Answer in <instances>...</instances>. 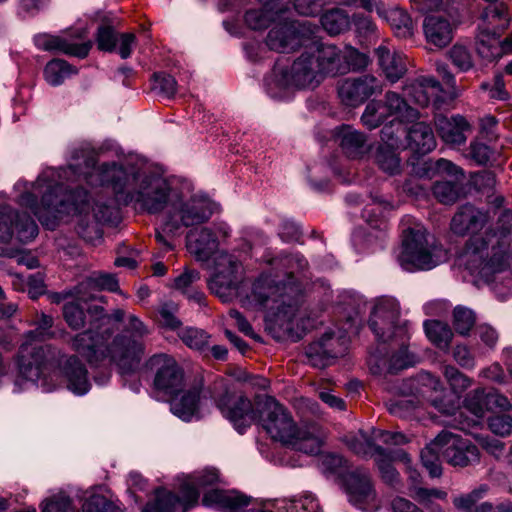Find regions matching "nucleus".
<instances>
[{"mask_svg":"<svg viewBox=\"0 0 512 512\" xmlns=\"http://www.w3.org/2000/svg\"><path fill=\"white\" fill-rule=\"evenodd\" d=\"M399 147L379 145L375 152V162L378 167L389 175H396L401 171V159L398 154Z\"/></svg>","mask_w":512,"mask_h":512,"instance_id":"42","label":"nucleus"},{"mask_svg":"<svg viewBox=\"0 0 512 512\" xmlns=\"http://www.w3.org/2000/svg\"><path fill=\"white\" fill-rule=\"evenodd\" d=\"M322 81L315 53L303 52L287 67L277 61L272 73L265 79L270 97L282 99L292 88H314Z\"/></svg>","mask_w":512,"mask_h":512,"instance_id":"8","label":"nucleus"},{"mask_svg":"<svg viewBox=\"0 0 512 512\" xmlns=\"http://www.w3.org/2000/svg\"><path fill=\"white\" fill-rule=\"evenodd\" d=\"M112 334L109 318L100 315L90 322L87 330L72 338L71 346L91 365L108 361L116 364L122 374L133 373L139 367L144 353L142 339L149 334V329L138 317L129 315L124 334L117 335L109 342Z\"/></svg>","mask_w":512,"mask_h":512,"instance_id":"2","label":"nucleus"},{"mask_svg":"<svg viewBox=\"0 0 512 512\" xmlns=\"http://www.w3.org/2000/svg\"><path fill=\"white\" fill-rule=\"evenodd\" d=\"M483 46L491 52V55H485L483 53H478V55L487 61H493L502 57L504 54L512 53V35L508 36L503 41H500V36H493L489 38L488 41H484Z\"/></svg>","mask_w":512,"mask_h":512,"instance_id":"50","label":"nucleus"},{"mask_svg":"<svg viewBox=\"0 0 512 512\" xmlns=\"http://www.w3.org/2000/svg\"><path fill=\"white\" fill-rule=\"evenodd\" d=\"M202 502L225 512H241L250 504V497L236 490L212 489L204 494Z\"/></svg>","mask_w":512,"mask_h":512,"instance_id":"28","label":"nucleus"},{"mask_svg":"<svg viewBox=\"0 0 512 512\" xmlns=\"http://www.w3.org/2000/svg\"><path fill=\"white\" fill-rule=\"evenodd\" d=\"M38 226L27 214L20 215L8 205L0 207V241L9 242L15 236L21 243L33 240Z\"/></svg>","mask_w":512,"mask_h":512,"instance_id":"16","label":"nucleus"},{"mask_svg":"<svg viewBox=\"0 0 512 512\" xmlns=\"http://www.w3.org/2000/svg\"><path fill=\"white\" fill-rule=\"evenodd\" d=\"M511 244L506 235L487 230L484 235L469 239L465 252V265L474 276L493 282L498 274L510 267Z\"/></svg>","mask_w":512,"mask_h":512,"instance_id":"6","label":"nucleus"},{"mask_svg":"<svg viewBox=\"0 0 512 512\" xmlns=\"http://www.w3.org/2000/svg\"><path fill=\"white\" fill-rule=\"evenodd\" d=\"M416 363L414 354L409 353L405 345H401L397 353L387 357L381 350L373 352L368 357V365L373 375L395 374Z\"/></svg>","mask_w":512,"mask_h":512,"instance_id":"21","label":"nucleus"},{"mask_svg":"<svg viewBox=\"0 0 512 512\" xmlns=\"http://www.w3.org/2000/svg\"><path fill=\"white\" fill-rule=\"evenodd\" d=\"M58 373L66 388L75 395L81 396L89 391L91 384L88 371L76 356L68 357L60 366Z\"/></svg>","mask_w":512,"mask_h":512,"instance_id":"26","label":"nucleus"},{"mask_svg":"<svg viewBox=\"0 0 512 512\" xmlns=\"http://www.w3.org/2000/svg\"><path fill=\"white\" fill-rule=\"evenodd\" d=\"M442 433H440L432 442H430L421 451L420 457L423 466L428 470L429 475L433 478L442 475V467L440 463V455L442 456Z\"/></svg>","mask_w":512,"mask_h":512,"instance_id":"41","label":"nucleus"},{"mask_svg":"<svg viewBox=\"0 0 512 512\" xmlns=\"http://www.w3.org/2000/svg\"><path fill=\"white\" fill-rule=\"evenodd\" d=\"M153 90L157 91L164 97L171 98L177 90V82L169 74L155 73L153 75Z\"/></svg>","mask_w":512,"mask_h":512,"instance_id":"60","label":"nucleus"},{"mask_svg":"<svg viewBox=\"0 0 512 512\" xmlns=\"http://www.w3.org/2000/svg\"><path fill=\"white\" fill-rule=\"evenodd\" d=\"M375 54L378 65L389 82L395 83L404 76L407 71V61L402 52L380 45L376 48Z\"/></svg>","mask_w":512,"mask_h":512,"instance_id":"27","label":"nucleus"},{"mask_svg":"<svg viewBox=\"0 0 512 512\" xmlns=\"http://www.w3.org/2000/svg\"><path fill=\"white\" fill-rule=\"evenodd\" d=\"M435 125L440 138L447 144L461 145L466 141L465 132L469 130L466 119L460 115L447 118L439 115Z\"/></svg>","mask_w":512,"mask_h":512,"instance_id":"30","label":"nucleus"},{"mask_svg":"<svg viewBox=\"0 0 512 512\" xmlns=\"http://www.w3.org/2000/svg\"><path fill=\"white\" fill-rule=\"evenodd\" d=\"M510 15L507 6L502 2H493L488 5L480 16L478 23L475 47L477 53L491 55V52L484 47V41L493 36H501L508 28Z\"/></svg>","mask_w":512,"mask_h":512,"instance_id":"13","label":"nucleus"},{"mask_svg":"<svg viewBox=\"0 0 512 512\" xmlns=\"http://www.w3.org/2000/svg\"><path fill=\"white\" fill-rule=\"evenodd\" d=\"M344 482L349 502L353 506L365 512L378 509L379 502L367 470L358 468L348 473Z\"/></svg>","mask_w":512,"mask_h":512,"instance_id":"15","label":"nucleus"},{"mask_svg":"<svg viewBox=\"0 0 512 512\" xmlns=\"http://www.w3.org/2000/svg\"><path fill=\"white\" fill-rule=\"evenodd\" d=\"M404 92L411 101L421 107L433 104L439 109L444 103L442 87L433 77L420 76L409 81L404 87Z\"/></svg>","mask_w":512,"mask_h":512,"instance_id":"20","label":"nucleus"},{"mask_svg":"<svg viewBox=\"0 0 512 512\" xmlns=\"http://www.w3.org/2000/svg\"><path fill=\"white\" fill-rule=\"evenodd\" d=\"M369 326L377 340L383 343L391 340L405 345L408 328L400 321V306L393 297L383 296L377 299L369 319Z\"/></svg>","mask_w":512,"mask_h":512,"instance_id":"9","label":"nucleus"},{"mask_svg":"<svg viewBox=\"0 0 512 512\" xmlns=\"http://www.w3.org/2000/svg\"><path fill=\"white\" fill-rule=\"evenodd\" d=\"M443 373L451 389L457 394L472 385V380L453 366H445Z\"/></svg>","mask_w":512,"mask_h":512,"instance_id":"58","label":"nucleus"},{"mask_svg":"<svg viewBox=\"0 0 512 512\" xmlns=\"http://www.w3.org/2000/svg\"><path fill=\"white\" fill-rule=\"evenodd\" d=\"M371 203L362 212V217L372 228L385 230L387 221L385 213L395 209V206L380 195H371Z\"/></svg>","mask_w":512,"mask_h":512,"instance_id":"37","label":"nucleus"},{"mask_svg":"<svg viewBox=\"0 0 512 512\" xmlns=\"http://www.w3.org/2000/svg\"><path fill=\"white\" fill-rule=\"evenodd\" d=\"M178 336L186 346L199 351L207 347L210 339L206 331L195 327L181 329Z\"/></svg>","mask_w":512,"mask_h":512,"instance_id":"48","label":"nucleus"},{"mask_svg":"<svg viewBox=\"0 0 512 512\" xmlns=\"http://www.w3.org/2000/svg\"><path fill=\"white\" fill-rule=\"evenodd\" d=\"M337 90L339 98L345 105L356 107L373 94L381 92L382 84L375 76L366 74L342 80Z\"/></svg>","mask_w":512,"mask_h":512,"instance_id":"17","label":"nucleus"},{"mask_svg":"<svg viewBox=\"0 0 512 512\" xmlns=\"http://www.w3.org/2000/svg\"><path fill=\"white\" fill-rule=\"evenodd\" d=\"M377 13L390 23L398 37L408 38L413 35L414 27L412 19L404 10L400 8L387 10L382 7H377Z\"/></svg>","mask_w":512,"mask_h":512,"instance_id":"39","label":"nucleus"},{"mask_svg":"<svg viewBox=\"0 0 512 512\" xmlns=\"http://www.w3.org/2000/svg\"><path fill=\"white\" fill-rule=\"evenodd\" d=\"M63 316L68 326L73 330H79L85 324V312L79 303L71 301L63 306Z\"/></svg>","mask_w":512,"mask_h":512,"instance_id":"54","label":"nucleus"},{"mask_svg":"<svg viewBox=\"0 0 512 512\" xmlns=\"http://www.w3.org/2000/svg\"><path fill=\"white\" fill-rule=\"evenodd\" d=\"M199 398L198 388L173 395L170 402L171 412L184 421H190L197 412Z\"/></svg>","mask_w":512,"mask_h":512,"instance_id":"36","label":"nucleus"},{"mask_svg":"<svg viewBox=\"0 0 512 512\" xmlns=\"http://www.w3.org/2000/svg\"><path fill=\"white\" fill-rule=\"evenodd\" d=\"M180 498L166 490H158L153 500L143 508V512H174Z\"/></svg>","mask_w":512,"mask_h":512,"instance_id":"47","label":"nucleus"},{"mask_svg":"<svg viewBox=\"0 0 512 512\" xmlns=\"http://www.w3.org/2000/svg\"><path fill=\"white\" fill-rule=\"evenodd\" d=\"M334 136L343 154L350 159H362L371 150L367 135L350 125L335 128Z\"/></svg>","mask_w":512,"mask_h":512,"instance_id":"24","label":"nucleus"},{"mask_svg":"<svg viewBox=\"0 0 512 512\" xmlns=\"http://www.w3.org/2000/svg\"><path fill=\"white\" fill-rule=\"evenodd\" d=\"M273 506L277 512H317L319 505L312 495L304 496L297 500H276Z\"/></svg>","mask_w":512,"mask_h":512,"instance_id":"46","label":"nucleus"},{"mask_svg":"<svg viewBox=\"0 0 512 512\" xmlns=\"http://www.w3.org/2000/svg\"><path fill=\"white\" fill-rule=\"evenodd\" d=\"M85 31L81 30L74 38L71 35L55 36L39 34L34 37L36 47L44 51H59L69 56L85 58L92 47L90 40H83Z\"/></svg>","mask_w":512,"mask_h":512,"instance_id":"18","label":"nucleus"},{"mask_svg":"<svg viewBox=\"0 0 512 512\" xmlns=\"http://www.w3.org/2000/svg\"><path fill=\"white\" fill-rule=\"evenodd\" d=\"M52 356L53 353L49 346L32 342L23 343L18 353L19 378L16 380V385L36 384L45 392L52 391L55 386L48 385L46 378H42Z\"/></svg>","mask_w":512,"mask_h":512,"instance_id":"10","label":"nucleus"},{"mask_svg":"<svg viewBox=\"0 0 512 512\" xmlns=\"http://www.w3.org/2000/svg\"><path fill=\"white\" fill-rule=\"evenodd\" d=\"M321 24L328 34L338 35L349 29L351 21L345 10L334 8L321 16Z\"/></svg>","mask_w":512,"mask_h":512,"instance_id":"43","label":"nucleus"},{"mask_svg":"<svg viewBox=\"0 0 512 512\" xmlns=\"http://www.w3.org/2000/svg\"><path fill=\"white\" fill-rule=\"evenodd\" d=\"M375 462L384 481L394 483L397 480L398 473L392 465V459L388 456L382 447H376Z\"/></svg>","mask_w":512,"mask_h":512,"instance_id":"57","label":"nucleus"},{"mask_svg":"<svg viewBox=\"0 0 512 512\" xmlns=\"http://www.w3.org/2000/svg\"><path fill=\"white\" fill-rule=\"evenodd\" d=\"M385 121H389L384 103L382 100L369 102L361 116L362 124L369 130L378 128Z\"/></svg>","mask_w":512,"mask_h":512,"instance_id":"45","label":"nucleus"},{"mask_svg":"<svg viewBox=\"0 0 512 512\" xmlns=\"http://www.w3.org/2000/svg\"><path fill=\"white\" fill-rule=\"evenodd\" d=\"M155 362L160 365L154 379L155 387L171 397L182 392L184 376L177 362L166 355L156 357Z\"/></svg>","mask_w":512,"mask_h":512,"instance_id":"23","label":"nucleus"},{"mask_svg":"<svg viewBox=\"0 0 512 512\" xmlns=\"http://www.w3.org/2000/svg\"><path fill=\"white\" fill-rule=\"evenodd\" d=\"M243 281V268L240 260L233 254L222 251L215 259V271L207 284L211 293L222 302H230Z\"/></svg>","mask_w":512,"mask_h":512,"instance_id":"11","label":"nucleus"},{"mask_svg":"<svg viewBox=\"0 0 512 512\" xmlns=\"http://www.w3.org/2000/svg\"><path fill=\"white\" fill-rule=\"evenodd\" d=\"M303 301V291L295 283L286 286L279 274L264 272L251 284L242 299L243 307L265 312L266 328L276 337L293 332V319Z\"/></svg>","mask_w":512,"mask_h":512,"instance_id":"3","label":"nucleus"},{"mask_svg":"<svg viewBox=\"0 0 512 512\" xmlns=\"http://www.w3.org/2000/svg\"><path fill=\"white\" fill-rule=\"evenodd\" d=\"M342 63L344 64V73L348 70H361L368 66L369 58L365 53L357 49L346 46L342 50Z\"/></svg>","mask_w":512,"mask_h":512,"instance_id":"52","label":"nucleus"},{"mask_svg":"<svg viewBox=\"0 0 512 512\" xmlns=\"http://www.w3.org/2000/svg\"><path fill=\"white\" fill-rule=\"evenodd\" d=\"M489 429L498 436L512 435V417L509 415H495L489 418Z\"/></svg>","mask_w":512,"mask_h":512,"instance_id":"62","label":"nucleus"},{"mask_svg":"<svg viewBox=\"0 0 512 512\" xmlns=\"http://www.w3.org/2000/svg\"><path fill=\"white\" fill-rule=\"evenodd\" d=\"M388 118L398 124L410 123L419 118V112L394 91H387L382 99Z\"/></svg>","mask_w":512,"mask_h":512,"instance_id":"31","label":"nucleus"},{"mask_svg":"<svg viewBox=\"0 0 512 512\" xmlns=\"http://www.w3.org/2000/svg\"><path fill=\"white\" fill-rule=\"evenodd\" d=\"M219 480L218 471L215 468H206L184 477L180 486L182 500L186 504L197 502L200 490L213 485Z\"/></svg>","mask_w":512,"mask_h":512,"instance_id":"29","label":"nucleus"},{"mask_svg":"<svg viewBox=\"0 0 512 512\" xmlns=\"http://www.w3.org/2000/svg\"><path fill=\"white\" fill-rule=\"evenodd\" d=\"M346 444L351 451L357 455H366L372 449L376 451V445L373 442V436L369 437L360 432L359 436H350L346 438Z\"/></svg>","mask_w":512,"mask_h":512,"instance_id":"61","label":"nucleus"},{"mask_svg":"<svg viewBox=\"0 0 512 512\" xmlns=\"http://www.w3.org/2000/svg\"><path fill=\"white\" fill-rule=\"evenodd\" d=\"M446 173L449 175H457L462 174L461 169L456 166L454 163L447 159H439L436 162L432 161H426L423 163V166L421 168V172L418 171L417 173L420 176H427L432 177L435 173Z\"/></svg>","mask_w":512,"mask_h":512,"instance_id":"51","label":"nucleus"},{"mask_svg":"<svg viewBox=\"0 0 512 512\" xmlns=\"http://www.w3.org/2000/svg\"><path fill=\"white\" fill-rule=\"evenodd\" d=\"M435 198L443 204H452L459 197V190L455 183L449 181H438L433 186Z\"/></svg>","mask_w":512,"mask_h":512,"instance_id":"56","label":"nucleus"},{"mask_svg":"<svg viewBox=\"0 0 512 512\" xmlns=\"http://www.w3.org/2000/svg\"><path fill=\"white\" fill-rule=\"evenodd\" d=\"M442 458L454 467H466L479 462L477 446L458 435L442 432Z\"/></svg>","mask_w":512,"mask_h":512,"instance_id":"19","label":"nucleus"},{"mask_svg":"<svg viewBox=\"0 0 512 512\" xmlns=\"http://www.w3.org/2000/svg\"><path fill=\"white\" fill-rule=\"evenodd\" d=\"M490 221L488 210L480 209L472 204H464L451 220V230L454 234L465 236L481 231Z\"/></svg>","mask_w":512,"mask_h":512,"instance_id":"22","label":"nucleus"},{"mask_svg":"<svg viewBox=\"0 0 512 512\" xmlns=\"http://www.w3.org/2000/svg\"><path fill=\"white\" fill-rule=\"evenodd\" d=\"M409 147L419 154H427L436 147V140L431 127L424 123L414 124L407 132Z\"/></svg>","mask_w":512,"mask_h":512,"instance_id":"38","label":"nucleus"},{"mask_svg":"<svg viewBox=\"0 0 512 512\" xmlns=\"http://www.w3.org/2000/svg\"><path fill=\"white\" fill-rule=\"evenodd\" d=\"M263 396L256 398L255 405L244 395H235L226 388L216 400L222 415L227 418L239 433H243L253 422L258 421L261 407L258 403Z\"/></svg>","mask_w":512,"mask_h":512,"instance_id":"12","label":"nucleus"},{"mask_svg":"<svg viewBox=\"0 0 512 512\" xmlns=\"http://www.w3.org/2000/svg\"><path fill=\"white\" fill-rule=\"evenodd\" d=\"M268 263L275 268L283 267L282 274H278L286 286L295 283L302 290L300 283L294 275L295 273L303 272L308 267V262L302 255L298 253L281 255L269 260Z\"/></svg>","mask_w":512,"mask_h":512,"instance_id":"34","label":"nucleus"},{"mask_svg":"<svg viewBox=\"0 0 512 512\" xmlns=\"http://www.w3.org/2000/svg\"><path fill=\"white\" fill-rule=\"evenodd\" d=\"M465 408L477 419L489 412L487 393L483 389H476L467 394L464 400Z\"/></svg>","mask_w":512,"mask_h":512,"instance_id":"49","label":"nucleus"},{"mask_svg":"<svg viewBox=\"0 0 512 512\" xmlns=\"http://www.w3.org/2000/svg\"><path fill=\"white\" fill-rule=\"evenodd\" d=\"M66 168L44 170L34 182L19 180L14 185L16 202L28 209L48 229H55L65 216L76 215L86 225L94 220L110 223L118 218L111 199L91 198L84 189L68 192L63 179L83 177L92 186L111 187L118 203H134L151 214L165 212L164 231L202 225L212 216L215 203L203 195L184 199L162 177L116 162L99 166L96 153L86 145L74 147Z\"/></svg>","mask_w":512,"mask_h":512,"instance_id":"1","label":"nucleus"},{"mask_svg":"<svg viewBox=\"0 0 512 512\" xmlns=\"http://www.w3.org/2000/svg\"><path fill=\"white\" fill-rule=\"evenodd\" d=\"M402 249L399 265L408 272L431 270L447 259V252L437 245L423 224L410 216L401 221Z\"/></svg>","mask_w":512,"mask_h":512,"instance_id":"7","label":"nucleus"},{"mask_svg":"<svg viewBox=\"0 0 512 512\" xmlns=\"http://www.w3.org/2000/svg\"><path fill=\"white\" fill-rule=\"evenodd\" d=\"M475 324V315L472 310L457 306L453 311V325L457 333L467 335Z\"/></svg>","mask_w":512,"mask_h":512,"instance_id":"53","label":"nucleus"},{"mask_svg":"<svg viewBox=\"0 0 512 512\" xmlns=\"http://www.w3.org/2000/svg\"><path fill=\"white\" fill-rule=\"evenodd\" d=\"M261 407L258 421L273 440L306 454H316L321 440L318 426H298L290 412L274 397L263 396L258 403Z\"/></svg>","mask_w":512,"mask_h":512,"instance_id":"5","label":"nucleus"},{"mask_svg":"<svg viewBox=\"0 0 512 512\" xmlns=\"http://www.w3.org/2000/svg\"><path fill=\"white\" fill-rule=\"evenodd\" d=\"M448 55L453 65L461 72H466L473 67L472 55L463 45L455 44Z\"/></svg>","mask_w":512,"mask_h":512,"instance_id":"55","label":"nucleus"},{"mask_svg":"<svg viewBox=\"0 0 512 512\" xmlns=\"http://www.w3.org/2000/svg\"><path fill=\"white\" fill-rule=\"evenodd\" d=\"M42 512H74V508L68 496L58 494L45 502Z\"/></svg>","mask_w":512,"mask_h":512,"instance_id":"64","label":"nucleus"},{"mask_svg":"<svg viewBox=\"0 0 512 512\" xmlns=\"http://www.w3.org/2000/svg\"><path fill=\"white\" fill-rule=\"evenodd\" d=\"M423 327L427 338L435 347L443 351L449 349L453 332L448 324L439 320H426Z\"/></svg>","mask_w":512,"mask_h":512,"instance_id":"40","label":"nucleus"},{"mask_svg":"<svg viewBox=\"0 0 512 512\" xmlns=\"http://www.w3.org/2000/svg\"><path fill=\"white\" fill-rule=\"evenodd\" d=\"M76 73V68L62 59L48 62L44 69L45 80L52 86L62 84L66 78Z\"/></svg>","mask_w":512,"mask_h":512,"instance_id":"44","label":"nucleus"},{"mask_svg":"<svg viewBox=\"0 0 512 512\" xmlns=\"http://www.w3.org/2000/svg\"><path fill=\"white\" fill-rule=\"evenodd\" d=\"M423 31L427 42L439 48L447 46L453 37L449 20L439 15L425 17Z\"/></svg>","mask_w":512,"mask_h":512,"instance_id":"32","label":"nucleus"},{"mask_svg":"<svg viewBox=\"0 0 512 512\" xmlns=\"http://www.w3.org/2000/svg\"><path fill=\"white\" fill-rule=\"evenodd\" d=\"M347 349L348 338L344 332L327 331L307 347L306 355L312 366L324 368L344 355Z\"/></svg>","mask_w":512,"mask_h":512,"instance_id":"14","label":"nucleus"},{"mask_svg":"<svg viewBox=\"0 0 512 512\" xmlns=\"http://www.w3.org/2000/svg\"><path fill=\"white\" fill-rule=\"evenodd\" d=\"M317 27L309 21L286 22L272 28L266 38L271 50L288 53L298 47L315 46V60L322 78L324 75L344 73L342 50L332 44H318L315 40Z\"/></svg>","mask_w":512,"mask_h":512,"instance_id":"4","label":"nucleus"},{"mask_svg":"<svg viewBox=\"0 0 512 512\" xmlns=\"http://www.w3.org/2000/svg\"><path fill=\"white\" fill-rule=\"evenodd\" d=\"M386 406L390 414L400 418H408L416 409L417 401L414 398H400L389 400Z\"/></svg>","mask_w":512,"mask_h":512,"instance_id":"59","label":"nucleus"},{"mask_svg":"<svg viewBox=\"0 0 512 512\" xmlns=\"http://www.w3.org/2000/svg\"><path fill=\"white\" fill-rule=\"evenodd\" d=\"M118 289L119 283L113 274L93 273L75 287L74 295L78 300L88 301L94 298L91 293H87L88 290H107L115 292Z\"/></svg>","mask_w":512,"mask_h":512,"instance_id":"33","label":"nucleus"},{"mask_svg":"<svg viewBox=\"0 0 512 512\" xmlns=\"http://www.w3.org/2000/svg\"><path fill=\"white\" fill-rule=\"evenodd\" d=\"M218 246L219 240L209 227L191 229L186 235L187 250L197 261H208L218 250Z\"/></svg>","mask_w":512,"mask_h":512,"instance_id":"25","label":"nucleus"},{"mask_svg":"<svg viewBox=\"0 0 512 512\" xmlns=\"http://www.w3.org/2000/svg\"><path fill=\"white\" fill-rule=\"evenodd\" d=\"M489 487L481 484L469 493L461 494L453 498V505L462 512H492L493 505L489 502L477 503L488 493Z\"/></svg>","mask_w":512,"mask_h":512,"instance_id":"35","label":"nucleus"},{"mask_svg":"<svg viewBox=\"0 0 512 512\" xmlns=\"http://www.w3.org/2000/svg\"><path fill=\"white\" fill-rule=\"evenodd\" d=\"M84 512H122L113 503L105 497L94 495L90 497L83 505Z\"/></svg>","mask_w":512,"mask_h":512,"instance_id":"63","label":"nucleus"}]
</instances>
